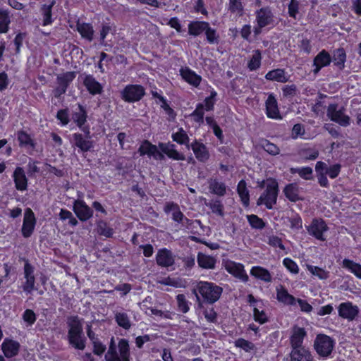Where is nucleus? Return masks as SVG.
Returning <instances> with one entry per match:
<instances>
[{
  "label": "nucleus",
  "instance_id": "nucleus-1",
  "mask_svg": "<svg viewBox=\"0 0 361 361\" xmlns=\"http://www.w3.org/2000/svg\"><path fill=\"white\" fill-rule=\"evenodd\" d=\"M279 194V185L275 179L267 180L266 189L257 201V205H265L268 209H271L276 204Z\"/></svg>",
  "mask_w": 361,
  "mask_h": 361
},
{
  "label": "nucleus",
  "instance_id": "nucleus-2",
  "mask_svg": "<svg viewBox=\"0 0 361 361\" xmlns=\"http://www.w3.org/2000/svg\"><path fill=\"white\" fill-rule=\"evenodd\" d=\"M197 290L205 301L213 304L219 299L223 289L214 283L199 281L197 284Z\"/></svg>",
  "mask_w": 361,
  "mask_h": 361
},
{
  "label": "nucleus",
  "instance_id": "nucleus-3",
  "mask_svg": "<svg viewBox=\"0 0 361 361\" xmlns=\"http://www.w3.org/2000/svg\"><path fill=\"white\" fill-rule=\"evenodd\" d=\"M343 106H339L338 104H330L326 110V116L331 121L343 127L350 125V118L346 115Z\"/></svg>",
  "mask_w": 361,
  "mask_h": 361
},
{
  "label": "nucleus",
  "instance_id": "nucleus-4",
  "mask_svg": "<svg viewBox=\"0 0 361 361\" xmlns=\"http://www.w3.org/2000/svg\"><path fill=\"white\" fill-rule=\"evenodd\" d=\"M82 329L81 324L77 319H74L70 324L68 333V338L70 344L75 348L84 350L85 348V338H82Z\"/></svg>",
  "mask_w": 361,
  "mask_h": 361
},
{
  "label": "nucleus",
  "instance_id": "nucleus-5",
  "mask_svg": "<svg viewBox=\"0 0 361 361\" xmlns=\"http://www.w3.org/2000/svg\"><path fill=\"white\" fill-rule=\"evenodd\" d=\"M334 341L326 335H318L314 341V348L317 353L323 357L329 356L334 348Z\"/></svg>",
  "mask_w": 361,
  "mask_h": 361
},
{
  "label": "nucleus",
  "instance_id": "nucleus-6",
  "mask_svg": "<svg viewBox=\"0 0 361 361\" xmlns=\"http://www.w3.org/2000/svg\"><path fill=\"white\" fill-rule=\"evenodd\" d=\"M144 87L140 85H127L122 92V98L128 102L140 101L145 95Z\"/></svg>",
  "mask_w": 361,
  "mask_h": 361
},
{
  "label": "nucleus",
  "instance_id": "nucleus-7",
  "mask_svg": "<svg viewBox=\"0 0 361 361\" xmlns=\"http://www.w3.org/2000/svg\"><path fill=\"white\" fill-rule=\"evenodd\" d=\"M328 229L327 225L322 219H312L311 224L307 226L308 233L322 241L326 240L324 237V233L326 232Z\"/></svg>",
  "mask_w": 361,
  "mask_h": 361
},
{
  "label": "nucleus",
  "instance_id": "nucleus-8",
  "mask_svg": "<svg viewBox=\"0 0 361 361\" xmlns=\"http://www.w3.org/2000/svg\"><path fill=\"white\" fill-rule=\"evenodd\" d=\"M23 270L25 281L22 283L21 287L23 291L26 293H31L35 289V268L28 262V261H25Z\"/></svg>",
  "mask_w": 361,
  "mask_h": 361
},
{
  "label": "nucleus",
  "instance_id": "nucleus-9",
  "mask_svg": "<svg viewBox=\"0 0 361 361\" xmlns=\"http://www.w3.org/2000/svg\"><path fill=\"white\" fill-rule=\"evenodd\" d=\"M75 77L74 72H66L57 77V86L54 90V95L56 97H60L66 92L69 84Z\"/></svg>",
  "mask_w": 361,
  "mask_h": 361
},
{
  "label": "nucleus",
  "instance_id": "nucleus-10",
  "mask_svg": "<svg viewBox=\"0 0 361 361\" xmlns=\"http://www.w3.org/2000/svg\"><path fill=\"white\" fill-rule=\"evenodd\" d=\"M36 219L31 209L27 208L25 211L24 219L22 227V234L25 238L30 237L35 228Z\"/></svg>",
  "mask_w": 361,
  "mask_h": 361
},
{
  "label": "nucleus",
  "instance_id": "nucleus-11",
  "mask_svg": "<svg viewBox=\"0 0 361 361\" xmlns=\"http://www.w3.org/2000/svg\"><path fill=\"white\" fill-rule=\"evenodd\" d=\"M256 22L260 27H266L273 23L274 14L269 6L262 7L255 11Z\"/></svg>",
  "mask_w": 361,
  "mask_h": 361
},
{
  "label": "nucleus",
  "instance_id": "nucleus-12",
  "mask_svg": "<svg viewBox=\"0 0 361 361\" xmlns=\"http://www.w3.org/2000/svg\"><path fill=\"white\" fill-rule=\"evenodd\" d=\"M73 210L82 221H87L92 216L93 211L82 200H75L73 205Z\"/></svg>",
  "mask_w": 361,
  "mask_h": 361
},
{
  "label": "nucleus",
  "instance_id": "nucleus-13",
  "mask_svg": "<svg viewBox=\"0 0 361 361\" xmlns=\"http://www.w3.org/2000/svg\"><path fill=\"white\" fill-rule=\"evenodd\" d=\"M226 270L235 278H238L243 282H247L249 279L246 274L244 266L240 263L229 262L226 264Z\"/></svg>",
  "mask_w": 361,
  "mask_h": 361
},
{
  "label": "nucleus",
  "instance_id": "nucleus-14",
  "mask_svg": "<svg viewBox=\"0 0 361 361\" xmlns=\"http://www.w3.org/2000/svg\"><path fill=\"white\" fill-rule=\"evenodd\" d=\"M359 312L358 308L351 302H343L338 306V314L341 317L353 320Z\"/></svg>",
  "mask_w": 361,
  "mask_h": 361
},
{
  "label": "nucleus",
  "instance_id": "nucleus-15",
  "mask_svg": "<svg viewBox=\"0 0 361 361\" xmlns=\"http://www.w3.org/2000/svg\"><path fill=\"white\" fill-rule=\"evenodd\" d=\"M156 261L159 266L161 267H169L174 264L175 259L172 252L164 248L158 251L156 256Z\"/></svg>",
  "mask_w": 361,
  "mask_h": 361
},
{
  "label": "nucleus",
  "instance_id": "nucleus-16",
  "mask_svg": "<svg viewBox=\"0 0 361 361\" xmlns=\"http://www.w3.org/2000/svg\"><path fill=\"white\" fill-rule=\"evenodd\" d=\"M15 187L18 190L24 191L27 188V178L22 167H16L13 174Z\"/></svg>",
  "mask_w": 361,
  "mask_h": 361
},
{
  "label": "nucleus",
  "instance_id": "nucleus-17",
  "mask_svg": "<svg viewBox=\"0 0 361 361\" xmlns=\"http://www.w3.org/2000/svg\"><path fill=\"white\" fill-rule=\"evenodd\" d=\"M331 61V58L330 54L326 51L322 50L314 59L313 66H314V69L313 70V73L317 74L322 68L329 65Z\"/></svg>",
  "mask_w": 361,
  "mask_h": 361
},
{
  "label": "nucleus",
  "instance_id": "nucleus-18",
  "mask_svg": "<svg viewBox=\"0 0 361 361\" xmlns=\"http://www.w3.org/2000/svg\"><path fill=\"white\" fill-rule=\"evenodd\" d=\"M190 147L198 161L205 162L209 159V153L207 147L204 144L198 142L197 140H195L191 144Z\"/></svg>",
  "mask_w": 361,
  "mask_h": 361
},
{
  "label": "nucleus",
  "instance_id": "nucleus-19",
  "mask_svg": "<svg viewBox=\"0 0 361 361\" xmlns=\"http://www.w3.org/2000/svg\"><path fill=\"white\" fill-rule=\"evenodd\" d=\"M73 143L78 147L82 152H87L93 147V142L90 140V135L86 134V137H84L82 134L74 133L73 135Z\"/></svg>",
  "mask_w": 361,
  "mask_h": 361
},
{
  "label": "nucleus",
  "instance_id": "nucleus-20",
  "mask_svg": "<svg viewBox=\"0 0 361 361\" xmlns=\"http://www.w3.org/2000/svg\"><path fill=\"white\" fill-rule=\"evenodd\" d=\"M266 111L269 118L273 119L282 118L278 108L277 101L272 94H269L266 101Z\"/></svg>",
  "mask_w": 361,
  "mask_h": 361
},
{
  "label": "nucleus",
  "instance_id": "nucleus-21",
  "mask_svg": "<svg viewBox=\"0 0 361 361\" xmlns=\"http://www.w3.org/2000/svg\"><path fill=\"white\" fill-rule=\"evenodd\" d=\"M290 361H313L311 353L305 348H292Z\"/></svg>",
  "mask_w": 361,
  "mask_h": 361
},
{
  "label": "nucleus",
  "instance_id": "nucleus-22",
  "mask_svg": "<svg viewBox=\"0 0 361 361\" xmlns=\"http://www.w3.org/2000/svg\"><path fill=\"white\" fill-rule=\"evenodd\" d=\"M79 111L73 115V119L77 126L85 133L89 135L90 134V128L83 126L87 120V112L82 106L78 105Z\"/></svg>",
  "mask_w": 361,
  "mask_h": 361
},
{
  "label": "nucleus",
  "instance_id": "nucleus-23",
  "mask_svg": "<svg viewBox=\"0 0 361 361\" xmlns=\"http://www.w3.org/2000/svg\"><path fill=\"white\" fill-rule=\"evenodd\" d=\"M83 84L92 94H101L102 92V86L92 75H85L83 78Z\"/></svg>",
  "mask_w": 361,
  "mask_h": 361
},
{
  "label": "nucleus",
  "instance_id": "nucleus-24",
  "mask_svg": "<svg viewBox=\"0 0 361 361\" xmlns=\"http://www.w3.org/2000/svg\"><path fill=\"white\" fill-rule=\"evenodd\" d=\"M139 152L140 153V155L147 154L149 156H153L157 159H161L164 158V155L159 152L157 146L152 145L147 140L142 142L140 145Z\"/></svg>",
  "mask_w": 361,
  "mask_h": 361
},
{
  "label": "nucleus",
  "instance_id": "nucleus-25",
  "mask_svg": "<svg viewBox=\"0 0 361 361\" xmlns=\"http://www.w3.org/2000/svg\"><path fill=\"white\" fill-rule=\"evenodd\" d=\"M209 192L218 196H224L226 192V186L224 183L218 180L216 178L208 180Z\"/></svg>",
  "mask_w": 361,
  "mask_h": 361
},
{
  "label": "nucleus",
  "instance_id": "nucleus-26",
  "mask_svg": "<svg viewBox=\"0 0 361 361\" xmlns=\"http://www.w3.org/2000/svg\"><path fill=\"white\" fill-rule=\"evenodd\" d=\"M1 348L6 357H12L18 354L20 344L12 340H5Z\"/></svg>",
  "mask_w": 361,
  "mask_h": 361
},
{
  "label": "nucleus",
  "instance_id": "nucleus-27",
  "mask_svg": "<svg viewBox=\"0 0 361 361\" xmlns=\"http://www.w3.org/2000/svg\"><path fill=\"white\" fill-rule=\"evenodd\" d=\"M306 332L302 328L295 327L293 331V334L290 337V344L292 348H304L302 344Z\"/></svg>",
  "mask_w": 361,
  "mask_h": 361
},
{
  "label": "nucleus",
  "instance_id": "nucleus-28",
  "mask_svg": "<svg viewBox=\"0 0 361 361\" xmlns=\"http://www.w3.org/2000/svg\"><path fill=\"white\" fill-rule=\"evenodd\" d=\"M163 153L166 154L169 158L174 160H185L184 154L179 153L176 149L173 144H161L159 145Z\"/></svg>",
  "mask_w": 361,
  "mask_h": 361
},
{
  "label": "nucleus",
  "instance_id": "nucleus-29",
  "mask_svg": "<svg viewBox=\"0 0 361 361\" xmlns=\"http://www.w3.org/2000/svg\"><path fill=\"white\" fill-rule=\"evenodd\" d=\"M180 75L186 82L195 87H197L201 82V77L188 68H182Z\"/></svg>",
  "mask_w": 361,
  "mask_h": 361
},
{
  "label": "nucleus",
  "instance_id": "nucleus-30",
  "mask_svg": "<svg viewBox=\"0 0 361 361\" xmlns=\"http://www.w3.org/2000/svg\"><path fill=\"white\" fill-rule=\"evenodd\" d=\"M250 274L267 283L271 282L272 279L270 272L265 268L259 266L253 267L250 270Z\"/></svg>",
  "mask_w": 361,
  "mask_h": 361
},
{
  "label": "nucleus",
  "instance_id": "nucleus-31",
  "mask_svg": "<svg viewBox=\"0 0 361 361\" xmlns=\"http://www.w3.org/2000/svg\"><path fill=\"white\" fill-rule=\"evenodd\" d=\"M265 78L269 80H274L279 82H286L288 80V77L286 75L283 69H274L269 71Z\"/></svg>",
  "mask_w": 361,
  "mask_h": 361
},
{
  "label": "nucleus",
  "instance_id": "nucleus-32",
  "mask_svg": "<svg viewBox=\"0 0 361 361\" xmlns=\"http://www.w3.org/2000/svg\"><path fill=\"white\" fill-rule=\"evenodd\" d=\"M55 4V1H52L49 4H43L40 8V12L43 17L42 25L44 26L52 23V8Z\"/></svg>",
  "mask_w": 361,
  "mask_h": 361
},
{
  "label": "nucleus",
  "instance_id": "nucleus-33",
  "mask_svg": "<svg viewBox=\"0 0 361 361\" xmlns=\"http://www.w3.org/2000/svg\"><path fill=\"white\" fill-rule=\"evenodd\" d=\"M209 23L204 21H192L188 25V33L190 35L197 36L205 32Z\"/></svg>",
  "mask_w": 361,
  "mask_h": 361
},
{
  "label": "nucleus",
  "instance_id": "nucleus-34",
  "mask_svg": "<svg viewBox=\"0 0 361 361\" xmlns=\"http://www.w3.org/2000/svg\"><path fill=\"white\" fill-rule=\"evenodd\" d=\"M77 30L83 38L87 39L88 41H92L93 39L94 30L92 26L89 23H80L79 21L76 25Z\"/></svg>",
  "mask_w": 361,
  "mask_h": 361
},
{
  "label": "nucleus",
  "instance_id": "nucleus-35",
  "mask_svg": "<svg viewBox=\"0 0 361 361\" xmlns=\"http://www.w3.org/2000/svg\"><path fill=\"white\" fill-rule=\"evenodd\" d=\"M216 259L214 257L204 255L203 253H199L197 255V263L199 266L204 269H214L216 264Z\"/></svg>",
  "mask_w": 361,
  "mask_h": 361
},
{
  "label": "nucleus",
  "instance_id": "nucleus-36",
  "mask_svg": "<svg viewBox=\"0 0 361 361\" xmlns=\"http://www.w3.org/2000/svg\"><path fill=\"white\" fill-rule=\"evenodd\" d=\"M283 192L286 198L291 202H297L300 200L299 197V188L295 183L287 185L283 189Z\"/></svg>",
  "mask_w": 361,
  "mask_h": 361
},
{
  "label": "nucleus",
  "instance_id": "nucleus-37",
  "mask_svg": "<svg viewBox=\"0 0 361 361\" xmlns=\"http://www.w3.org/2000/svg\"><path fill=\"white\" fill-rule=\"evenodd\" d=\"M165 212H171L173 220L178 223L182 224L185 218L183 214L180 212L178 205L173 202L167 204L165 207Z\"/></svg>",
  "mask_w": 361,
  "mask_h": 361
},
{
  "label": "nucleus",
  "instance_id": "nucleus-38",
  "mask_svg": "<svg viewBox=\"0 0 361 361\" xmlns=\"http://www.w3.org/2000/svg\"><path fill=\"white\" fill-rule=\"evenodd\" d=\"M115 321L117 324L126 330H128L131 327V322L128 314L124 312H115Z\"/></svg>",
  "mask_w": 361,
  "mask_h": 361
},
{
  "label": "nucleus",
  "instance_id": "nucleus-39",
  "mask_svg": "<svg viewBox=\"0 0 361 361\" xmlns=\"http://www.w3.org/2000/svg\"><path fill=\"white\" fill-rule=\"evenodd\" d=\"M276 298L279 302L287 305H293L295 302V298L282 286L277 288Z\"/></svg>",
  "mask_w": 361,
  "mask_h": 361
},
{
  "label": "nucleus",
  "instance_id": "nucleus-40",
  "mask_svg": "<svg viewBox=\"0 0 361 361\" xmlns=\"http://www.w3.org/2000/svg\"><path fill=\"white\" fill-rule=\"evenodd\" d=\"M238 193L243 202V204L247 207L250 202L249 191L247 188L246 183L244 180H241L237 187Z\"/></svg>",
  "mask_w": 361,
  "mask_h": 361
},
{
  "label": "nucleus",
  "instance_id": "nucleus-41",
  "mask_svg": "<svg viewBox=\"0 0 361 361\" xmlns=\"http://www.w3.org/2000/svg\"><path fill=\"white\" fill-rule=\"evenodd\" d=\"M334 64L337 66L339 69L342 70L344 68V64L346 60V54L343 48H339L334 51L333 59Z\"/></svg>",
  "mask_w": 361,
  "mask_h": 361
},
{
  "label": "nucleus",
  "instance_id": "nucleus-42",
  "mask_svg": "<svg viewBox=\"0 0 361 361\" xmlns=\"http://www.w3.org/2000/svg\"><path fill=\"white\" fill-rule=\"evenodd\" d=\"M119 361H130V348L128 342L126 339H121L118 342Z\"/></svg>",
  "mask_w": 361,
  "mask_h": 361
},
{
  "label": "nucleus",
  "instance_id": "nucleus-43",
  "mask_svg": "<svg viewBox=\"0 0 361 361\" xmlns=\"http://www.w3.org/2000/svg\"><path fill=\"white\" fill-rule=\"evenodd\" d=\"M343 268L348 269L357 277L361 279V265L350 259H345L342 262Z\"/></svg>",
  "mask_w": 361,
  "mask_h": 361
},
{
  "label": "nucleus",
  "instance_id": "nucleus-44",
  "mask_svg": "<svg viewBox=\"0 0 361 361\" xmlns=\"http://www.w3.org/2000/svg\"><path fill=\"white\" fill-rule=\"evenodd\" d=\"M172 138L173 141L178 144L185 145L188 149L190 148V145L188 144L190 140L189 137L182 128H179L178 132L172 135Z\"/></svg>",
  "mask_w": 361,
  "mask_h": 361
},
{
  "label": "nucleus",
  "instance_id": "nucleus-45",
  "mask_svg": "<svg viewBox=\"0 0 361 361\" xmlns=\"http://www.w3.org/2000/svg\"><path fill=\"white\" fill-rule=\"evenodd\" d=\"M213 213L216 214L220 216H224V205L219 200H212L209 202L206 203Z\"/></svg>",
  "mask_w": 361,
  "mask_h": 361
},
{
  "label": "nucleus",
  "instance_id": "nucleus-46",
  "mask_svg": "<svg viewBox=\"0 0 361 361\" xmlns=\"http://www.w3.org/2000/svg\"><path fill=\"white\" fill-rule=\"evenodd\" d=\"M261 52L259 50H255L254 51V53L250 60V61L247 63V67L250 71H255L257 70L258 68H259L261 64Z\"/></svg>",
  "mask_w": 361,
  "mask_h": 361
},
{
  "label": "nucleus",
  "instance_id": "nucleus-47",
  "mask_svg": "<svg viewBox=\"0 0 361 361\" xmlns=\"http://www.w3.org/2000/svg\"><path fill=\"white\" fill-rule=\"evenodd\" d=\"M10 23L11 20L8 12L0 10V33L8 32Z\"/></svg>",
  "mask_w": 361,
  "mask_h": 361
},
{
  "label": "nucleus",
  "instance_id": "nucleus-48",
  "mask_svg": "<svg viewBox=\"0 0 361 361\" xmlns=\"http://www.w3.org/2000/svg\"><path fill=\"white\" fill-rule=\"evenodd\" d=\"M260 146L269 154L276 156L280 153V149L274 143L267 140L261 142Z\"/></svg>",
  "mask_w": 361,
  "mask_h": 361
},
{
  "label": "nucleus",
  "instance_id": "nucleus-49",
  "mask_svg": "<svg viewBox=\"0 0 361 361\" xmlns=\"http://www.w3.org/2000/svg\"><path fill=\"white\" fill-rule=\"evenodd\" d=\"M291 173H298L299 176L305 179L310 180L312 178V169L310 167H302V168H291Z\"/></svg>",
  "mask_w": 361,
  "mask_h": 361
},
{
  "label": "nucleus",
  "instance_id": "nucleus-50",
  "mask_svg": "<svg viewBox=\"0 0 361 361\" xmlns=\"http://www.w3.org/2000/svg\"><path fill=\"white\" fill-rule=\"evenodd\" d=\"M105 359L106 361H119V356L113 339H111L109 350L105 355Z\"/></svg>",
  "mask_w": 361,
  "mask_h": 361
},
{
  "label": "nucleus",
  "instance_id": "nucleus-51",
  "mask_svg": "<svg viewBox=\"0 0 361 361\" xmlns=\"http://www.w3.org/2000/svg\"><path fill=\"white\" fill-rule=\"evenodd\" d=\"M250 225L255 229H262L265 227V223L257 215L251 214L247 216Z\"/></svg>",
  "mask_w": 361,
  "mask_h": 361
},
{
  "label": "nucleus",
  "instance_id": "nucleus-52",
  "mask_svg": "<svg viewBox=\"0 0 361 361\" xmlns=\"http://www.w3.org/2000/svg\"><path fill=\"white\" fill-rule=\"evenodd\" d=\"M235 345L248 353L253 350L255 348L254 343L243 338L237 339L235 341Z\"/></svg>",
  "mask_w": 361,
  "mask_h": 361
},
{
  "label": "nucleus",
  "instance_id": "nucleus-53",
  "mask_svg": "<svg viewBox=\"0 0 361 361\" xmlns=\"http://www.w3.org/2000/svg\"><path fill=\"white\" fill-rule=\"evenodd\" d=\"M18 140L20 145L34 147L32 140L25 131H19L18 133Z\"/></svg>",
  "mask_w": 361,
  "mask_h": 361
},
{
  "label": "nucleus",
  "instance_id": "nucleus-54",
  "mask_svg": "<svg viewBox=\"0 0 361 361\" xmlns=\"http://www.w3.org/2000/svg\"><path fill=\"white\" fill-rule=\"evenodd\" d=\"M229 10L240 16L243 15V6L240 0H229Z\"/></svg>",
  "mask_w": 361,
  "mask_h": 361
},
{
  "label": "nucleus",
  "instance_id": "nucleus-55",
  "mask_svg": "<svg viewBox=\"0 0 361 361\" xmlns=\"http://www.w3.org/2000/svg\"><path fill=\"white\" fill-rule=\"evenodd\" d=\"M97 232L99 235L110 237L113 234V230L106 222L101 221L97 224Z\"/></svg>",
  "mask_w": 361,
  "mask_h": 361
},
{
  "label": "nucleus",
  "instance_id": "nucleus-56",
  "mask_svg": "<svg viewBox=\"0 0 361 361\" xmlns=\"http://www.w3.org/2000/svg\"><path fill=\"white\" fill-rule=\"evenodd\" d=\"M178 310L183 313H186L189 310L188 302L183 294H178L176 296Z\"/></svg>",
  "mask_w": 361,
  "mask_h": 361
},
{
  "label": "nucleus",
  "instance_id": "nucleus-57",
  "mask_svg": "<svg viewBox=\"0 0 361 361\" xmlns=\"http://www.w3.org/2000/svg\"><path fill=\"white\" fill-rule=\"evenodd\" d=\"M308 270L320 279H326L329 276V273L324 269L314 266H308Z\"/></svg>",
  "mask_w": 361,
  "mask_h": 361
},
{
  "label": "nucleus",
  "instance_id": "nucleus-58",
  "mask_svg": "<svg viewBox=\"0 0 361 361\" xmlns=\"http://www.w3.org/2000/svg\"><path fill=\"white\" fill-rule=\"evenodd\" d=\"M182 224L187 229L190 230L191 233H193L194 229L197 228V226L202 227V223L200 220L193 221V220H190L186 217L185 218Z\"/></svg>",
  "mask_w": 361,
  "mask_h": 361
},
{
  "label": "nucleus",
  "instance_id": "nucleus-59",
  "mask_svg": "<svg viewBox=\"0 0 361 361\" xmlns=\"http://www.w3.org/2000/svg\"><path fill=\"white\" fill-rule=\"evenodd\" d=\"M283 265L293 274H298L299 271L297 264L290 258H285L283 261Z\"/></svg>",
  "mask_w": 361,
  "mask_h": 361
},
{
  "label": "nucleus",
  "instance_id": "nucleus-60",
  "mask_svg": "<svg viewBox=\"0 0 361 361\" xmlns=\"http://www.w3.org/2000/svg\"><path fill=\"white\" fill-rule=\"evenodd\" d=\"M23 320L29 325H32L36 321V315L31 310H26L23 314Z\"/></svg>",
  "mask_w": 361,
  "mask_h": 361
},
{
  "label": "nucleus",
  "instance_id": "nucleus-61",
  "mask_svg": "<svg viewBox=\"0 0 361 361\" xmlns=\"http://www.w3.org/2000/svg\"><path fill=\"white\" fill-rule=\"evenodd\" d=\"M340 171L341 165L334 164L326 169L325 174L329 175L331 178H335L338 176Z\"/></svg>",
  "mask_w": 361,
  "mask_h": 361
},
{
  "label": "nucleus",
  "instance_id": "nucleus-62",
  "mask_svg": "<svg viewBox=\"0 0 361 361\" xmlns=\"http://www.w3.org/2000/svg\"><path fill=\"white\" fill-rule=\"evenodd\" d=\"M299 3L296 0H291L288 5V14L290 17L296 18L298 13Z\"/></svg>",
  "mask_w": 361,
  "mask_h": 361
},
{
  "label": "nucleus",
  "instance_id": "nucleus-63",
  "mask_svg": "<svg viewBox=\"0 0 361 361\" xmlns=\"http://www.w3.org/2000/svg\"><path fill=\"white\" fill-rule=\"evenodd\" d=\"M253 313L255 320L259 322L260 324H264L267 321L266 314L263 311H259L257 308L255 307Z\"/></svg>",
  "mask_w": 361,
  "mask_h": 361
},
{
  "label": "nucleus",
  "instance_id": "nucleus-64",
  "mask_svg": "<svg viewBox=\"0 0 361 361\" xmlns=\"http://www.w3.org/2000/svg\"><path fill=\"white\" fill-rule=\"evenodd\" d=\"M305 133V128L300 123L295 124L292 129V137L297 138L298 136L303 135Z\"/></svg>",
  "mask_w": 361,
  "mask_h": 361
}]
</instances>
